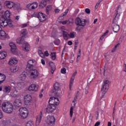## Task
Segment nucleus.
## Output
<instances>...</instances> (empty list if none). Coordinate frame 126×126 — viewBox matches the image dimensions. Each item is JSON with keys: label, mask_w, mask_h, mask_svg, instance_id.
<instances>
[{"label": "nucleus", "mask_w": 126, "mask_h": 126, "mask_svg": "<svg viewBox=\"0 0 126 126\" xmlns=\"http://www.w3.org/2000/svg\"><path fill=\"white\" fill-rule=\"evenodd\" d=\"M109 33V31L107 30L103 34H102L103 36L105 37V36H106V35H108V33Z\"/></svg>", "instance_id": "obj_52"}, {"label": "nucleus", "mask_w": 126, "mask_h": 126, "mask_svg": "<svg viewBox=\"0 0 126 126\" xmlns=\"http://www.w3.org/2000/svg\"><path fill=\"white\" fill-rule=\"evenodd\" d=\"M10 90H11L10 86H5L3 87V92H5V93H9Z\"/></svg>", "instance_id": "obj_23"}, {"label": "nucleus", "mask_w": 126, "mask_h": 126, "mask_svg": "<svg viewBox=\"0 0 126 126\" xmlns=\"http://www.w3.org/2000/svg\"><path fill=\"white\" fill-rule=\"evenodd\" d=\"M44 56H45V57H49V56H50V54H49L48 51H46L44 52Z\"/></svg>", "instance_id": "obj_48"}, {"label": "nucleus", "mask_w": 126, "mask_h": 126, "mask_svg": "<svg viewBox=\"0 0 126 126\" xmlns=\"http://www.w3.org/2000/svg\"><path fill=\"white\" fill-rule=\"evenodd\" d=\"M100 126V122H96L94 125V126Z\"/></svg>", "instance_id": "obj_57"}, {"label": "nucleus", "mask_w": 126, "mask_h": 126, "mask_svg": "<svg viewBox=\"0 0 126 126\" xmlns=\"http://www.w3.org/2000/svg\"><path fill=\"white\" fill-rule=\"evenodd\" d=\"M16 20H19V16H16Z\"/></svg>", "instance_id": "obj_64"}, {"label": "nucleus", "mask_w": 126, "mask_h": 126, "mask_svg": "<svg viewBox=\"0 0 126 126\" xmlns=\"http://www.w3.org/2000/svg\"><path fill=\"white\" fill-rule=\"evenodd\" d=\"M19 112L20 113V116L21 118L24 119H26L29 114L28 110H27V108L25 107L20 108L19 110Z\"/></svg>", "instance_id": "obj_6"}, {"label": "nucleus", "mask_w": 126, "mask_h": 126, "mask_svg": "<svg viewBox=\"0 0 126 126\" xmlns=\"http://www.w3.org/2000/svg\"><path fill=\"white\" fill-rule=\"evenodd\" d=\"M2 110L4 113L11 114L13 111V105L10 102H5L2 104Z\"/></svg>", "instance_id": "obj_3"}, {"label": "nucleus", "mask_w": 126, "mask_h": 126, "mask_svg": "<svg viewBox=\"0 0 126 126\" xmlns=\"http://www.w3.org/2000/svg\"><path fill=\"white\" fill-rule=\"evenodd\" d=\"M14 8L15 9H16V10H18V11H19V10H21V7H20V4L15 5L14 6Z\"/></svg>", "instance_id": "obj_33"}, {"label": "nucleus", "mask_w": 126, "mask_h": 126, "mask_svg": "<svg viewBox=\"0 0 126 126\" xmlns=\"http://www.w3.org/2000/svg\"><path fill=\"white\" fill-rule=\"evenodd\" d=\"M0 37H1L2 38H6V33H5V32L4 31H0Z\"/></svg>", "instance_id": "obj_30"}, {"label": "nucleus", "mask_w": 126, "mask_h": 126, "mask_svg": "<svg viewBox=\"0 0 126 126\" xmlns=\"http://www.w3.org/2000/svg\"><path fill=\"white\" fill-rule=\"evenodd\" d=\"M30 103H32V99L25 100V105H28V104H29Z\"/></svg>", "instance_id": "obj_40"}, {"label": "nucleus", "mask_w": 126, "mask_h": 126, "mask_svg": "<svg viewBox=\"0 0 126 126\" xmlns=\"http://www.w3.org/2000/svg\"><path fill=\"white\" fill-rule=\"evenodd\" d=\"M73 82H74V79L70 78L69 82V90L70 91H71V89L72 88V86H73Z\"/></svg>", "instance_id": "obj_27"}, {"label": "nucleus", "mask_w": 126, "mask_h": 126, "mask_svg": "<svg viewBox=\"0 0 126 126\" xmlns=\"http://www.w3.org/2000/svg\"><path fill=\"white\" fill-rule=\"evenodd\" d=\"M18 69H19V67H13L12 71L13 72H16V71H18Z\"/></svg>", "instance_id": "obj_42"}, {"label": "nucleus", "mask_w": 126, "mask_h": 126, "mask_svg": "<svg viewBox=\"0 0 126 126\" xmlns=\"http://www.w3.org/2000/svg\"><path fill=\"white\" fill-rule=\"evenodd\" d=\"M6 77L4 74L0 73V84H1L5 80Z\"/></svg>", "instance_id": "obj_24"}, {"label": "nucleus", "mask_w": 126, "mask_h": 126, "mask_svg": "<svg viewBox=\"0 0 126 126\" xmlns=\"http://www.w3.org/2000/svg\"><path fill=\"white\" fill-rule=\"evenodd\" d=\"M60 90V84L56 83L54 85V89L52 91L51 93H53L55 96H59L60 94L58 93Z\"/></svg>", "instance_id": "obj_9"}, {"label": "nucleus", "mask_w": 126, "mask_h": 126, "mask_svg": "<svg viewBox=\"0 0 126 126\" xmlns=\"http://www.w3.org/2000/svg\"><path fill=\"white\" fill-rule=\"evenodd\" d=\"M18 63V61L16 58H11L10 59V61L9 62V64L12 65V64H16Z\"/></svg>", "instance_id": "obj_21"}, {"label": "nucleus", "mask_w": 126, "mask_h": 126, "mask_svg": "<svg viewBox=\"0 0 126 126\" xmlns=\"http://www.w3.org/2000/svg\"><path fill=\"white\" fill-rule=\"evenodd\" d=\"M0 26H1V27H6V26H9V27H12L13 25L12 24L11 20H7L5 18L1 17L0 18Z\"/></svg>", "instance_id": "obj_4"}, {"label": "nucleus", "mask_w": 126, "mask_h": 126, "mask_svg": "<svg viewBox=\"0 0 126 126\" xmlns=\"http://www.w3.org/2000/svg\"><path fill=\"white\" fill-rule=\"evenodd\" d=\"M61 43V41L59 39H57L54 41V44L57 45V46H59Z\"/></svg>", "instance_id": "obj_43"}, {"label": "nucleus", "mask_w": 126, "mask_h": 126, "mask_svg": "<svg viewBox=\"0 0 126 126\" xmlns=\"http://www.w3.org/2000/svg\"><path fill=\"white\" fill-rule=\"evenodd\" d=\"M73 115V107H71L70 109V117L72 118Z\"/></svg>", "instance_id": "obj_39"}, {"label": "nucleus", "mask_w": 126, "mask_h": 126, "mask_svg": "<svg viewBox=\"0 0 126 126\" xmlns=\"http://www.w3.org/2000/svg\"><path fill=\"white\" fill-rule=\"evenodd\" d=\"M39 98H42L43 97V94H42L41 93H40L39 95Z\"/></svg>", "instance_id": "obj_62"}, {"label": "nucleus", "mask_w": 126, "mask_h": 126, "mask_svg": "<svg viewBox=\"0 0 126 126\" xmlns=\"http://www.w3.org/2000/svg\"><path fill=\"white\" fill-rule=\"evenodd\" d=\"M14 88V93H17V92H18L17 91H16V86H14L13 87Z\"/></svg>", "instance_id": "obj_55"}, {"label": "nucleus", "mask_w": 126, "mask_h": 126, "mask_svg": "<svg viewBox=\"0 0 126 126\" xmlns=\"http://www.w3.org/2000/svg\"><path fill=\"white\" fill-rule=\"evenodd\" d=\"M34 15H36L35 17H37L40 22H44L47 19V16L42 12H39L38 14L34 13Z\"/></svg>", "instance_id": "obj_8"}, {"label": "nucleus", "mask_w": 126, "mask_h": 126, "mask_svg": "<svg viewBox=\"0 0 126 126\" xmlns=\"http://www.w3.org/2000/svg\"><path fill=\"white\" fill-rule=\"evenodd\" d=\"M1 105V101L0 100V106ZM3 118V114H2V112L0 110V119H2Z\"/></svg>", "instance_id": "obj_41"}, {"label": "nucleus", "mask_w": 126, "mask_h": 126, "mask_svg": "<svg viewBox=\"0 0 126 126\" xmlns=\"http://www.w3.org/2000/svg\"><path fill=\"white\" fill-rule=\"evenodd\" d=\"M9 46L11 48V51L12 53H15L16 51V45L13 43H10Z\"/></svg>", "instance_id": "obj_20"}, {"label": "nucleus", "mask_w": 126, "mask_h": 126, "mask_svg": "<svg viewBox=\"0 0 126 126\" xmlns=\"http://www.w3.org/2000/svg\"><path fill=\"white\" fill-rule=\"evenodd\" d=\"M67 44H68L69 46H71V45H72V41H68Z\"/></svg>", "instance_id": "obj_56"}, {"label": "nucleus", "mask_w": 126, "mask_h": 126, "mask_svg": "<svg viewBox=\"0 0 126 126\" xmlns=\"http://www.w3.org/2000/svg\"><path fill=\"white\" fill-rule=\"evenodd\" d=\"M77 74V72L75 71L71 76V78H73L74 79H75V76Z\"/></svg>", "instance_id": "obj_45"}, {"label": "nucleus", "mask_w": 126, "mask_h": 126, "mask_svg": "<svg viewBox=\"0 0 126 126\" xmlns=\"http://www.w3.org/2000/svg\"><path fill=\"white\" fill-rule=\"evenodd\" d=\"M63 37L64 40H68L69 37V34H68V32L65 31H63Z\"/></svg>", "instance_id": "obj_26"}, {"label": "nucleus", "mask_w": 126, "mask_h": 126, "mask_svg": "<svg viewBox=\"0 0 126 126\" xmlns=\"http://www.w3.org/2000/svg\"><path fill=\"white\" fill-rule=\"evenodd\" d=\"M50 57L53 61H55V60L57 59V56L56 55V53L55 52L51 53L50 54Z\"/></svg>", "instance_id": "obj_31"}, {"label": "nucleus", "mask_w": 126, "mask_h": 126, "mask_svg": "<svg viewBox=\"0 0 126 126\" xmlns=\"http://www.w3.org/2000/svg\"><path fill=\"white\" fill-rule=\"evenodd\" d=\"M108 126H112V123H111V122H109L108 123Z\"/></svg>", "instance_id": "obj_63"}, {"label": "nucleus", "mask_w": 126, "mask_h": 126, "mask_svg": "<svg viewBox=\"0 0 126 126\" xmlns=\"http://www.w3.org/2000/svg\"><path fill=\"white\" fill-rule=\"evenodd\" d=\"M68 9H66L64 12L61 14V17H63V16H65V15H67V13H68Z\"/></svg>", "instance_id": "obj_37"}, {"label": "nucleus", "mask_w": 126, "mask_h": 126, "mask_svg": "<svg viewBox=\"0 0 126 126\" xmlns=\"http://www.w3.org/2000/svg\"><path fill=\"white\" fill-rule=\"evenodd\" d=\"M61 73L63 74H65L66 73V69L65 68L61 69Z\"/></svg>", "instance_id": "obj_44"}, {"label": "nucleus", "mask_w": 126, "mask_h": 126, "mask_svg": "<svg viewBox=\"0 0 126 126\" xmlns=\"http://www.w3.org/2000/svg\"><path fill=\"white\" fill-rule=\"evenodd\" d=\"M46 9L47 10H51V9H52V6L51 5L47 6V7H46Z\"/></svg>", "instance_id": "obj_51"}, {"label": "nucleus", "mask_w": 126, "mask_h": 126, "mask_svg": "<svg viewBox=\"0 0 126 126\" xmlns=\"http://www.w3.org/2000/svg\"><path fill=\"white\" fill-rule=\"evenodd\" d=\"M30 77L31 79H36L39 76V72L37 69H32L31 71Z\"/></svg>", "instance_id": "obj_10"}, {"label": "nucleus", "mask_w": 126, "mask_h": 126, "mask_svg": "<svg viewBox=\"0 0 126 126\" xmlns=\"http://www.w3.org/2000/svg\"><path fill=\"white\" fill-rule=\"evenodd\" d=\"M23 51L28 52L30 50V45L28 43H24L22 46Z\"/></svg>", "instance_id": "obj_19"}, {"label": "nucleus", "mask_w": 126, "mask_h": 126, "mask_svg": "<svg viewBox=\"0 0 126 126\" xmlns=\"http://www.w3.org/2000/svg\"><path fill=\"white\" fill-rule=\"evenodd\" d=\"M75 24L77 26L76 28V31L79 32L84 28L86 25V20L76 18L75 20Z\"/></svg>", "instance_id": "obj_2"}, {"label": "nucleus", "mask_w": 126, "mask_h": 126, "mask_svg": "<svg viewBox=\"0 0 126 126\" xmlns=\"http://www.w3.org/2000/svg\"><path fill=\"white\" fill-rule=\"evenodd\" d=\"M22 105V103L21 102V100L19 99H16L14 102V105L16 108H19V107H21Z\"/></svg>", "instance_id": "obj_18"}, {"label": "nucleus", "mask_w": 126, "mask_h": 126, "mask_svg": "<svg viewBox=\"0 0 126 126\" xmlns=\"http://www.w3.org/2000/svg\"><path fill=\"white\" fill-rule=\"evenodd\" d=\"M60 11H61V10L59 9H56L55 10V12L56 13H59V12H60Z\"/></svg>", "instance_id": "obj_54"}, {"label": "nucleus", "mask_w": 126, "mask_h": 126, "mask_svg": "<svg viewBox=\"0 0 126 126\" xmlns=\"http://www.w3.org/2000/svg\"><path fill=\"white\" fill-rule=\"evenodd\" d=\"M81 56V50L80 49H79V53L77 55V60H78V58Z\"/></svg>", "instance_id": "obj_47"}, {"label": "nucleus", "mask_w": 126, "mask_h": 126, "mask_svg": "<svg viewBox=\"0 0 126 126\" xmlns=\"http://www.w3.org/2000/svg\"><path fill=\"white\" fill-rule=\"evenodd\" d=\"M121 11H122L121 5H119L115 10L114 18L113 19V24H114L113 26V30L115 33H118L120 30V26L118 25V22L119 20H120Z\"/></svg>", "instance_id": "obj_1"}, {"label": "nucleus", "mask_w": 126, "mask_h": 126, "mask_svg": "<svg viewBox=\"0 0 126 126\" xmlns=\"http://www.w3.org/2000/svg\"><path fill=\"white\" fill-rule=\"evenodd\" d=\"M68 22V21L67 20H66L64 21H62L61 22V23L63 25H65V24H66V23Z\"/></svg>", "instance_id": "obj_49"}, {"label": "nucleus", "mask_w": 126, "mask_h": 126, "mask_svg": "<svg viewBox=\"0 0 126 126\" xmlns=\"http://www.w3.org/2000/svg\"><path fill=\"white\" fill-rule=\"evenodd\" d=\"M109 85L110 82L109 81V80H105L103 82L102 85V87L101 88V91H103V94H106V92L108 91Z\"/></svg>", "instance_id": "obj_7"}, {"label": "nucleus", "mask_w": 126, "mask_h": 126, "mask_svg": "<svg viewBox=\"0 0 126 126\" xmlns=\"http://www.w3.org/2000/svg\"><path fill=\"white\" fill-rule=\"evenodd\" d=\"M39 89V86L38 85L32 84L28 88L29 91H34V92H37Z\"/></svg>", "instance_id": "obj_13"}, {"label": "nucleus", "mask_w": 126, "mask_h": 126, "mask_svg": "<svg viewBox=\"0 0 126 126\" xmlns=\"http://www.w3.org/2000/svg\"><path fill=\"white\" fill-rule=\"evenodd\" d=\"M7 56V53L4 51H2L0 52V60H3V59H5Z\"/></svg>", "instance_id": "obj_22"}, {"label": "nucleus", "mask_w": 126, "mask_h": 126, "mask_svg": "<svg viewBox=\"0 0 126 126\" xmlns=\"http://www.w3.org/2000/svg\"><path fill=\"white\" fill-rule=\"evenodd\" d=\"M27 73L25 72H23L22 73V74L20 75V80H22L23 81L24 80H25V79H26V77H27Z\"/></svg>", "instance_id": "obj_25"}, {"label": "nucleus", "mask_w": 126, "mask_h": 126, "mask_svg": "<svg viewBox=\"0 0 126 126\" xmlns=\"http://www.w3.org/2000/svg\"><path fill=\"white\" fill-rule=\"evenodd\" d=\"M119 45H120L119 43L117 44L114 47V50H116V49H117V48H118V47H119Z\"/></svg>", "instance_id": "obj_61"}, {"label": "nucleus", "mask_w": 126, "mask_h": 126, "mask_svg": "<svg viewBox=\"0 0 126 126\" xmlns=\"http://www.w3.org/2000/svg\"><path fill=\"white\" fill-rule=\"evenodd\" d=\"M43 118V112L40 111L39 115L36 117V126H39V124L42 121V118Z\"/></svg>", "instance_id": "obj_14"}, {"label": "nucleus", "mask_w": 126, "mask_h": 126, "mask_svg": "<svg viewBox=\"0 0 126 126\" xmlns=\"http://www.w3.org/2000/svg\"><path fill=\"white\" fill-rule=\"evenodd\" d=\"M49 104H52V105H56V106H58L60 104V100H59L58 98L55 97H51L49 99Z\"/></svg>", "instance_id": "obj_11"}, {"label": "nucleus", "mask_w": 126, "mask_h": 126, "mask_svg": "<svg viewBox=\"0 0 126 126\" xmlns=\"http://www.w3.org/2000/svg\"><path fill=\"white\" fill-rule=\"evenodd\" d=\"M75 34H76L75 32H72L69 34V36L70 37V38H74Z\"/></svg>", "instance_id": "obj_35"}, {"label": "nucleus", "mask_w": 126, "mask_h": 126, "mask_svg": "<svg viewBox=\"0 0 126 126\" xmlns=\"http://www.w3.org/2000/svg\"><path fill=\"white\" fill-rule=\"evenodd\" d=\"M32 96L30 94H28L25 96L24 100L25 101L26 100H32Z\"/></svg>", "instance_id": "obj_34"}, {"label": "nucleus", "mask_w": 126, "mask_h": 126, "mask_svg": "<svg viewBox=\"0 0 126 126\" xmlns=\"http://www.w3.org/2000/svg\"><path fill=\"white\" fill-rule=\"evenodd\" d=\"M55 122H56V119L53 116H47V123H49L50 125H55Z\"/></svg>", "instance_id": "obj_16"}, {"label": "nucleus", "mask_w": 126, "mask_h": 126, "mask_svg": "<svg viewBox=\"0 0 126 126\" xmlns=\"http://www.w3.org/2000/svg\"><path fill=\"white\" fill-rule=\"evenodd\" d=\"M5 4L8 8L11 9L14 6V3L10 1H6Z\"/></svg>", "instance_id": "obj_17"}, {"label": "nucleus", "mask_w": 126, "mask_h": 126, "mask_svg": "<svg viewBox=\"0 0 126 126\" xmlns=\"http://www.w3.org/2000/svg\"><path fill=\"white\" fill-rule=\"evenodd\" d=\"M41 63H42V64H45V60H44V59H42L41 60Z\"/></svg>", "instance_id": "obj_58"}, {"label": "nucleus", "mask_w": 126, "mask_h": 126, "mask_svg": "<svg viewBox=\"0 0 126 126\" xmlns=\"http://www.w3.org/2000/svg\"><path fill=\"white\" fill-rule=\"evenodd\" d=\"M5 17H6V18H9V17H10V13L9 12V11L8 10H6L5 12Z\"/></svg>", "instance_id": "obj_32"}, {"label": "nucleus", "mask_w": 126, "mask_h": 126, "mask_svg": "<svg viewBox=\"0 0 126 126\" xmlns=\"http://www.w3.org/2000/svg\"><path fill=\"white\" fill-rule=\"evenodd\" d=\"M85 12L88 14H89V13H90V9H89V8H86L85 9Z\"/></svg>", "instance_id": "obj_50"}, {"label": "nucleus", "mask_w": 126, "mask_h": 126, "mask_svg": "<svg viewBox=\"0 0 126 126\" xmlns=\"http://www.w3.org/2000/svg\"><path fill=\"white\" fill-rule=\"evenodd\" d=\"M36 64H37V61H36V60L34 59L29 60L26 65V70H28V71L32 70Z\"/></svg>", "instance_id": "obj_5"}, {"label": "nucleus", "mask_w": 126, "mask_h": 126, "mask_svg": "<svg viewBox=\"0 0 126 126\" xmlns=\"http://www.w3.org/2000/svg\"><path fill=\"white\" fill-rule=\"evenodd\" d=\"M55 110H56V106H55L54 104H49V105L45 109L46 112L48 114H50V113H53V112H55Z\"/></svg>", "instance_id": "obj_12"}, {"label": "nucleus", "mask_w": 126, "mask_h": 126, "mask_svg": "<svg viewBox=\"0 0 126 126\" xmlns=\"http://www.w3.org/2000/svg\"><path fill=\"white\" fill-rule=\"evenodd\" d=\"M100 3H101V2H100V1H99L96 4L95 6V9H98V7H99V5Z\"/></svg>", "instance_id": "obj_46"}, {"label": "nucleus", "mask_w": 126, "mask_h": 126, "mask_svg": "<svg viewBox=\"0 0 126 126\" xmlns=\"http://www.w3.org/2000/svg\"><path fill=\"white\" fill-rule=\"evenodd\" d=\"M98 21V19H95L94 21V24H96V23Z\"/></svg>", "instance_id": "obj_60"}, {"label": "nucleus", "mask_w": 126, "mask_h": 126, "mask_svg": "<svg viewBox=\"0 0 126 126\" xmlns=\"http://www.w3.org/2000/svg\"><path fill=\"white\" fill-rule=\"evenodd\" d=\"M27 34V30L26 29H23L21 31V35L24 38L25 36Z\"/></svg>", "instance_id": "obj_29"}, {"label": "nucleus", "mask_w": 126, "mask_h": 126, "mask_svg": "<svg viewBox=\"0 0 126 126\" xmlns=\"http://www.w3.org/2000/svg\"><path fill=\"white\" fill-rule=\"evenodd\" d=\"M75 121V117H73L71 121L72 124H73V123H74Z\"/></svg>", "instance_id": "obj_59"}, {"label": "nucleus", "mask_w": 126, "mask_h": 126, "mask_svg": "<svg viewBox=\"0 0 126 126\" xmlns=\"http://www.w3.org/2000/svg\"><path fill=\"white\" fill-rule=\"evenodd\" d=\"M17 44H19V45H21V44H22L23 42H24V38L23 37H19L16 40Z\"/></svg>", "instance_id": "obj_28"}, {"label": "nucleus", "mask_w": 126, "mask_h": 126, "mask_svg": "<svg viewBox=\"0 0 126 126\" xmlns=\"http://www.w3.org/2000/svg\"><path fill=\"white\" fill-rule=\"evenodd\" d=\"M27 7L28 8V9H30L31 10L32 9H35V8H37L38 7V3L37 2H34L32 3L28 4L27 5Z\"/></svg>", "instance_id": "obj_15"}, {"label": "nucleus", "mask_w": 126, "mask_h": 126, "mask_svg": "<svg viewBox=\"0 0 126 126\" xmlns=\"http://www.w3.org/2000/svg\"><path fill=\"white\" fill-rule=\"evenodd\" d=\"M26 126H34V122L32 121H29L26 124Z\"/></svg>", "instance_id": "obj_36"}, {"label": "nucleus", "mask_w": 126, "mask_h": 126, "mask_svg": "<svg viewBox=\"0 0 126 126\" xmlns=\"http://www.w3.org/2000/svg\"><path fill=\"white\" fill-rule=\"evenodd\" d=\"M38 54L41 58H42V59H45V54L43 53L42 51H38Z\"/></svg>", "instance_id": "obj_38"}, {"label": "nucleus", "mask_w": 126, "mask_h": 126, "mask_svg": "<svg viewBox=\"0 0 126 126\" xmlns=\"http://www.w3.org/2000/svg\"><path fill=\"white\" fill-rule=\"evenodd\" d=\"M25 27H27V24H24L22 25V28H25Z\"/></svg>", "instance_id": "obj_53"}]
</instances>
